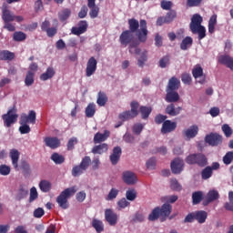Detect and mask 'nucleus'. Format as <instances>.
<instances>
[{"instance_id":"1","label":"nucleus","mask_w":233,"mask_h":233,"mask_svg":"<svg viewBox=\"0 0 233 233\" xmlns=\"http://www.w3.org/2000/svg\"><path fill=\"white\" fill-rule=\"evenodd\" d=\"M129 30H125L119 36V43L122 46H128L129 54H141L140 43H147L148 39V29L147 28V20L138 21L136 18H130L127 21Z\"/></svg>"},{"instance_id":"2","label":"nucleus","mask_w":233,"mask_h":233,"mask_svg":"<svg viewBox=\"0 0 233 233\" xmlns=\"http://www.w3.org/2000/svg\"><path fill=\"white\" fill-rule=\"evenodd\" d=\"M170 214H172V205L163 204L161 208L157 207L152 210L148 216V220L157 221V219H159V216H161V221H165Z\"/></svg>"},{"instance_id":"3","label":"nucleus","mask_w":233,"mask_h":233,"mask_svg":"<svg viewBox=\"0 0 233 233\" xmlns=\"http://www.w3.org/2000/svg\"><path fill=\"white\" fill-rule=\"evenodd\" d=\"M77 192V187L73 186L71 187H67L60 193V196L56 198V203L63 210H66L70 207V203H68V199L72 198Z\"/></svg>"},{"instance_id":"4","label":"nucleus","mask_w":233,"mask_h":233,"mask_svg":"<svg viewBox=\"0 0 233 233\" xmlns=\"http://www.w3.org/2000/svg\"><path fill=\"white\" fill-rule=\"evenodd\" d=\"M35 111L31 110L29 111V114H22L20 116L19 124L21 127H19L20 134H30V126H28V123L31 125H35Z\"/></svg>"},{"instance_id":"5","label":"nucleus","mask_w":233,"mask_h":233,"mask_svg":"<svg viewBox=\"0 0 233 233\" xmlns=\"http://www.w3.org/2000/svg\"><path fill=\"white\" fill-rule=\"evenodd\" d=\"M185 162L187 165H198V167L203 168L208 165V158L203 153H193L185 158Z\"/></svg>"},{"instance_id":"6","label":"nucleus","mask_w":233,"mask_h":233,"mask_svg":"<svg viewBox=\"0 0 233 233\" xmlns=\"http://www.w3.org/2000/svg\"><path fill=\"white\" fill-rule=\"evenodd\" d=\"M19 118V115L17 114V107L14 106L7 110V113L2 115V119L4 121V127L5 128H10L12 125H15L17 123V119Z\"/></svg>"},{"instance_id":"7","label":"nucleus","mask_w":233,"mask_h":233,"mask_svg":"<svg viewBox=\"0 0 233 233\" xmlns=\"http://www.w3.org/2000/svg\"><path fill=\"white\" fill-rule=\"evenodd\" d=\"M130 106L131 110L125 111L118 115V118L121 119V121H128V119H134V117H137V115L139 114L137 111L139 109V103L133 101L131 102Z\"/></svg>"},{"instance_id":"8","label":"nucleus","mask_w":233,"mask_h":233,"mask_svg":"<svg viewBox=\"0 0 233 233\" xmlns=\"http://www.w3.org/2000/svg\"><path fill=\"white\" fill-rule=\"evenodd\" d=\"M206 143H208L210 147H219L223 143V136L218 133H210L205 137Z\"/></svg>"},{"instance_id":"9","label":"nucleus","mask_w":233,"mask_h":233,"mask_svg":"<svg viewBox=\"0 0 233 233\" xmlns=\"http://www.w3.org/2000/svg\"><path fill=\"white\" fill-rule=\"evenodd\" d=\"M96 70H97V60L91 56L86 63V77H92L96 74Z\"/></svg>"},{"instance_id":"10","label":"nucleus","mask_w":233,"mask_h":233,"mask_svg":"<svg viewBox=\"0 0 233 233\" xmlns=\"http://www.w3.org/2000/svg\"><path fill=\"white\" fill-rule=\"evenodd\" d=\"M122 180L126 185H136L137 176L133 171L127 170L122 173Z\"/></svg>"},{"instance_id":"11","label":"nucleus","mask_w":233,"mask_h":233,"mask_svg":"<svg viewBox=\"0 0 233 233\" xmlns=\"http://www.w3.org/2000/svg\"><path fill=\"white\" fill-rule=\"evenodd\" d=\"M192 76L195 79L202 77L198 80L200 85H205L207 83V76L203 75V67H201V65L198 64L195 66L192 69Z\"/></svg>"},{"instance_id":"12","label":"nucleus","mask_w":233,"mask_h":233,"mask_svg":"<svg viewBox=\"0 0 233 233\" xmlns=\"http://www.w3.org/2000/svg\"><path fill=\"white\" fill-rule=\"evenodd\" d=\"M86 30H88V23L86 20H81L78 23V26H73L71 28V34H73V35H81L82 34H85Z\"/></svg>"},{"instance_id":"13","label":"nucleus","mask_w":233,"mask_h":233,"mask_svg":"<svg viewBox=\"0 0 233 233\" xmlns=\"http://www.w3.org/2000/svg\"><path fill=\"white\" fill-rule=\"evenodd\" d=\"M170 167L171 172L174 174H181V172H183V168L185 167V162L183 159L177 157L171 162Z\"/></svg>"},{"instance_id":"14","label":"nucleus","mask_w":233,"mask_h":233,"mask_svg":"<svg viewBox=\"0 0 233 233\" xmlns=\"http://www.w3.org/2000/svg\"><path fill=\"white\" fill-rule=\"evenodd\" d=\"M105 219L110 227H116L117 225V214L110 208L105 210Z\"/></svg>"},{"instance_id":"15","label":"nucleus","mask_w":233,"mask_h":233,"mask_svg":"<svg viewBox=\"0 0 233 233\" xmlns=\"http://www.w3.org/2000/svg\"><path fill=\"white\" fill-rule=\"evenodd\" d=\"M44 143L46 144V147H48L52 150H56V148L61 147V140L56 137H47L44 139Z\"/></svg>"},{"instance_id":"16","label":"nucleus","mask_w":233,"mask_h":233,"mask_svg":"<svg viewBox=\"0 0 233 233\" xmlns=\"http://www.w3.org/2000/svg\"><path fill=\"white\" fill-rule=\"evenodd\" d=\"M176 128H177V123L171 120H166L162 124L161 134H170V132H174Z\"/></svg>"},{"instance_id":"17","label":"nucleus","mask_w":233,"mask_h":233,"mask_svg":"<svg viewBox=\"0 0 233 233\" xmlns=\"http://www.w3.org/2000/svg\"><path fill=\"white\" fill-rule=\"evenodd\" d=\"M123 154V150L121 147L116 146L113 148V153L109 156V159L112 165H117L119 163V159H121V155Z\"/></svg>"},{"instance_id":"18","label":"nucleus","mask_w":233,"mask_h":233,"mask_svg":"<svg viewBox=\"0 0 233 233\" xmlns=\"http://www.w3.org/2000/svg\"><path fill=\"white\" fill-rule=\"evenodd\" d=\"M2 19L4 23H12L15 21V15H13L12 11L8 9L6 5L2 7Z\"/></svg>"},{"instance_id":"19","label":"nucleus","mask_w":233,"mask_h":233,"mask_svg":"<svg viewBox=\"0 0 233 233\" xmlns=\"http://www.w3.org/2000/svg\"><path fill=\"white\" fill-rule=\"evenodd\" d=\"M203 17L200 16L199 14H196L191 18V23L189 25V28L191 32H196V28L202 26Z\"/></svg>"},{"instance_id":"20","label":"nucleus","mask_w":233,"mask_h":233,"mask_svg":"<svg viewBox=\"0 0 233 233\" xmlns=\"http://www.w3.org/2000/svg\"><path fill=\"white\" fill-rule=\"evenodd\" d=\"M198 132H199V127L198 126H191L183 131V136L187 139H194L198 136Z\"/></svg>"},{"instance_id":"21","label":"nucleus","mask_w":233,"mask_h":233,"mask_svg":"<svg viewBox=\"0 0 233 233\" xmlns=\"http://www.w3.org/2000/svg\"><path fill=\"white\" fill-rule=\"evenodd\" d=\"M19 156L20 153L17 149H11L9 152V157H11L12 165L17 171H19Z\"/></svg>"},{"instance_id":"22","label":"nucleus","mask_w":233,"mask_h":233,"mask_svg":"<svg viewBox=\"0 0 233 233\" xmlns=\"http://www.w3.org/2000/svg\"><path fill=\"white\" fill-rule=\"evenodd\" d=\"M218 63L224 65L227 68H230L233 71V58L228 55H221L218 56Z\"/></svg>"},{"instance_id":"23","label":"nucleus","mask_w":233,"mask_h":233,"mask_svg":"<svg viewBox=\"0 0 233 233\" xmlns=\"http://www.w3.org/2000/svg\"><path fill=\"white\" fill-rule=\"evenodd\" d=\"M109 137H110V131L105 130L104 133L97 132L94 136L93 141H94L95 145H97L99 143H103V142L106 141Z\"/></svg>"},{"instance_id":"24","label":"nucleus","mask_w":233,"mask_h":233,"mask_svg":"<svg viewBox=\"0 0 233 233\" xmlns=\"http://www.w3.org/2000/svg\"><path fill=\"white\" fill-rule=\"evenodd\" d=\"M181 110H183V107H176V106L171 103L166 107V114L171 116V117H175V116H179V114H181Z\"/></svg>"},{"instance_id":"25","label":"nucleus","mask_w":233,"mask_h":233,"mask_svg":"<svg viewBox=\"0 0 233 233\" xmlns=\"http://www.w3.org/2000/svg\"><path fill=\"white\" fill-rule=\"evenodd\" d=\"M216 199H219V192L218 190H209L207 194L206 200L203 202L204 207H207L212 201H216Z\"/></svg>"},{"instance_id":"26","label":"nucleus","mask_w":233,"mask_h":233,"mask_svg":"<svg viewBox=\"0 0 233 233\" xmlns=\"http://www.w3.org/2000/svg\"><path fill=\"white\" fill-rule=\"evenodd\" d=\"M167 94H166V97H165V101H167V103H177V101H179V93H177V91H170V90H166Z\"/></svg>"},{"instance_id":"27","label":"nucleus","mask_w":233,"mask_h":233,"mask_svg":"<svg viewBox=\"0 0 233 233\" xmlns=\"http://www.w3.org/2000/svg\"><path fill=\"white\" fill-rule=\"evenodd\" d=\"M180 85H181V82L179 81V79H177V77L176 76H173L169 79L166 90H169V91L179 90Z\"/></svg>"},{"instance_id":"28","label":"nucleus","mask_w":233,"mask_h":233,"mask_svg":"<svg viewBox=\"0 0 233 233\" xmlns=\"http://www.w3.org/2000/svg\"><path fill=\"white\" fill-rule=\"evenodd\" d=\"M15 54L9 50H0V61H14Z\"/></svg>"},{"instance_id":"29","label":"nucleus","mask_w":233,"mask_h":233,"mask_svg":"<svg viewBox=\"0 0 233 233\" xmlns=\"http://www.w3.org/2000/svg\"><path fill=\"white\" fill-rule=\"evenodd\" d=\"M56 76L54 67H47L46 71L40 76V81H48Z\"/></svg>"},{"instance_id":"30","label":"nucleus","mask_w":233,"mask_h":233,"mask_svg":"<svg viewBox=\"0 0 233 233\" xmlns=\"http://www.w3.org/2000/svg\"><path fill=\"white\" fill-rule=\"evenodd\" d=\"M207 218H208V213L205 210H198L195 211V219L200 223L203 224L205 221H207Z\"/></svg>"},{"instance_id":"31","label":"nucleus","mask_w":233,"mask_h":233,"mask_svg":"<svg viewBox=\"0 0 233 233\" xmlns=\"http://www.w3.org/2000/svg\"><path fill=\"white\" fill-rule=\"evenodd\" d=\"M96 103L98 106H105V105L108 103V96H106V92H103V91L98 92Z\"/></svg>"},{"instance_id":"32","label":"nucleus","mask_w":233,"mask_h":233,"mask_svg":"<svg viewBox=\"0 0 233 233\" xmlns=\"http://www.w3.org/2000/svg\"><path fill=\"white\" fill-rule=\"evenodd\" d=\"M216 25H218V15H213L210 16L208 25L209 34L216 32Z\"/></svg>"},{"instance_id":"33","label":"nucleus","mask_w":233,"mask_h":233,"mask_svg":"<svg viewBox=\"0 0 233 233\" xmlns=\"http://www.w3.org/2000/svg\"><path fill=\"white\" fill-rule=\"evenodd\" d=\"M105 152H108V144L104 143L98 146H95L92 149V154H105Z\"/></svg>"},{"instance_id":"34","label":"nucleus","mask_w":233,"mask_h":233,"mask_svg":"<svg viewBox=\"0 0 233 233\" xmlns=\"http://www.w3.org/2000/svg\"><path fill=\"white\" fill-rule=\"evenodd\" d=\"M35 73L32 71H27L25 78V86H32L35 82Z\"/></svg>"},{"instance_id":"35","label":"nucleus","mask_w":233,"mask_h":233,"mask_svg":"<svg viewBox=\"0 0 233 233\" xmlns=\"http://www.w3.org/2000/svg\"><path fill=\"white\" fill-rule=\"evenodd\" d=\"M92 227L95 228V230L97 233H101V232H103V230H105V225H103V221H101L97 218L93 219Z\"/></svg>"},{"instance_id":"36","label":"nucleus","mask_w":233,"mask_h":233,"mask_svg":"<svg viewBox=\"0 0 233 233\" xmlns=\"http://www.w3.org/2000/svg\"><path fill=\"white\" fill-rule=\"evenodd\" d=\"M203 201V191H196L192 194L193 205H199Z\"/></svg>"},{"instance_id":"37","label":"nucleus","mask_w":233,"mask_h":233,"mask_svg":"<svg viewBox=\"0 0 233 233\" xmlns=\"http://www.w3.org/2000/svg\"><path fill=\"white\" fill-rule=\"evenodd\" d=\"M193 43H194V40L190 36H186L180 44V48L182 50H188V48L192 46Z\"/></svg>"},{"instance_id":"38","label":"nucleus","mask_w":233,"mask_h":233,"mask_svg":"<svg viewBox=\"0 0 233 233\" xmlns=\"http://www.w3.org/2000/svg\"><path fill=\"white\" fill-rule=\"evenodd\" d=\"M39 188L42 192H50V190H52V183L48 180H41L39 183Z\"/></svg>"},{"instance_id":"39","label":"nucleus","mask_w":233,"mask_h":233,"mask_svg":"<svg viewBox=\"0 0 233 233\" xmlns=\"http://www.w3.org/2000/svg\"><path fill=\"white\" fill-rule=\"evenodd\" d=\"M191 32H192V34H198L199 41H201V39H205V37H207V29L203 25L196 27V30L191 31Z\"/></svg>"},{"instance_id":"40","label":"nucleus","mask_w":233,"mask_h":233,"mask_svg":"<svg viewBox=\"0 0 233 233\" xmlns=\"http://www.w3.org/2000/svg\"><path fill=\"white\" fill-rule=\"evenodd\" d=\"M71 15H72V11L70 9L68 8L64 9L58 14L59 21H61L62 23H65V21H66V19H68V17H70Z\"/></svg>"},{"instance_id":"41","label":"nucleus","mask_w":233,"mask_h":233,"mask_svg":"<svg viewBox=\"0 0 233 233\" xmlns=\"http://www.w3.org/2000/svg\"><path fill=\"white\" fill-rule=\"evenodd\" d=\"M96 116V104L90 103L86 107V117H94Z\"/></svg>"},{"instance_id":"42","label":"nucleus","mask_w":233,"mask_h":233,"mask_svg":"<svg viewBox=\"0 0 233 233\" xmlns=\"http://www.w3.org/2000/svg\"><path fill=\"white\" fill-rule=\"evenodd\" d=\"M212 174H214V172L210 168V166H208L204 169H202L201 178L204 180L210 179V177H212Z\"/></svg>"},{"instance_id":"43","label":"nucleus","mask_w":233,"mask_h":233,"mask_svg":"<svg viewBox=\"0 0 233 233\" xmlns=\"http://www.w3.org/2000/svg\"><path fill=\"white\" fill-rule=\"evenodd\" d=\"M51 159L56 165H63V163H65V157L59 153H53Z\"/></svg>"},{"instance_id":"44","label":"nucleus","mask_w":233,"mask_h":233,"mask_svg":"<svg viewBox=\"0 0 233 233\" xmlns=\"http://www.w3.org/2000/svg\"><path fill=\"white\" fill-rule=\"evenodd\" d=\"M140 114L142 116V119H148V116L152 114V107L145 106H140Z\"/></svg>"},{"instance_id":"45","label":"nucleus","mask_w":233,"mask_h":233,"mask_svg":"<svg viewBox=\"0 0 233 233\" xmlns=\"http://www.w3.org/2000/svg\"><path fill=\"white\" fill-rule=\"evenodd\" d=\"M164 17L166 19V24H169L172 23V21H174L176 17H177V13L176 12V10H170Z\"/></svg>"},{"instance_id":"46","label":"nucleus","mask_w":233,"mask_h":233,"mask_svg":"<svg viewBox=\"0 0 233 233\" xmlns=\"http://www.w3.org/2000/svg\"><path fill=\"white\" fill-rule=\"evenodd\" d=\"M13 39L14 41L21 43V41H25V39H26V34L22 31H16L13 35Z\"/></svg>"},{"instance_id":"47","label":"nucleus","mask_w":233,"mask_h":233,"mask_svg":"<svg viewBox=\"0 0 233 233\" xmlns=\"http://www.w3.org/2000/svg\"><path fill=\"white\" fill-rule=\"evenodd\" d=\"M170 65V56H163L159 62H158V66L160 68H167Z\"/></svg>"},{"instance_id":"48","label":"nucleus","mask_w":233,"mask_h":233,"mask_svg":"<svg viewBox=\"0 0 233 233\" xmlns=\"http://www.w3.org/2000/svg\"><path fill=\"white\" fill-rule=\"evenodd\" d=\"M39 198V194L37 193V188L35 187H31L30 196H29V203H34L35 199Z\"/></svg>"},{"instance_id":"49","label":"nucleus","mask_w":233,"mask_h":233,"mask_svg":"<svg viewBox=\"0 0 233 233\" xmlns=\"http://www.w3.org/2000/svg\"><path fill=\"white\" fill-rule=\"evenodd\" d=\"M85 170L86 169L81 167L80 165L75 166L72 169V176H74V177H77L81 176V174H83L85 172Z\"/></svg>"},{"instance_id":"50","label":"nucleus","mask_w":233,"mask_h":233,"mask_svg":"<svg viewBox=\"0 0 233 233\" xmlns=\"http://www.w3.org/2000/svg\"><path fill=\"white\" fill-rule=\"evenodd\" d=\"M92 163V159L90 158V157H85L81 163L79 164V166L81 167H83L84 170H86L89 167L90 164Z\"/></svg>"},{"instance_id":"51","label":"nucleus","mask_w":233,"mask_h":233,"mask_svg":"<svg viewBox=\"0 0 233 233\" xmlns=\"http://www.w3.org/2000/svg\"><path fill=\"white\" fill-rule=\"evenodd\" d=\"M27 196H28V189H25V187H20L16 195V199L18 201H21V199H25V198Z\"/></svg>"},{"instance_id":"52","label":"nucleus","mask_w":233,"mask_h":233,"mask_svg":"<svg viewBox=\"0 0 233 233\" xmlns=\"http://www.w3.org/2000/svg\"><path fill=\"white\" fill-rule=\"evenodd\" d=\"M119 194V190L116 188H111L107 197L106 198V201H112V199H116L117 195Z\"/></svg>"},{"instance_id":"53","label":"nucleus","mask_w":233,"mask_h":233,"mask_svg":"<svg viewBox=\"0 0 233 233\" xmlns=\"http://www.w3.org/2000/svg\"><path fill=\"white\" fill-rule=\"evenodd\" d=\"M222 132L226 136V137H232V127H230L228 124H224L222 126Z\"/></svg>"},{"instance_id":"54","label":"nucleus","mask_w":233,"mask_h":233,"mask_svg":"<svg viewBox=\"0 0 233 233\" xmlns=\"http://www.w3.org/2000/svg\"><path fill=\"white\" fill-rule=\"evenodd\" d=\"M160 6L162 10H172V6H174V4L172 1H167V0H162L160 2Z\"/></svg>"},{"instance_id":"55","label":"nucleus","mask_w":233,"mask_h":233,"mask_svg":"<svg viewBox=\"0 0 233 233\" xmlns=\"http://www.w3.org/2000/svg\"><path fill=\"white\" fill-rule=\"evenodd\" d=\"M232 161H233V152L228 151L223 157V163H224V165H230L232 163Z\"/></svg>"},{"instance_id":"56","label":"nucleus","mask_w":233,"mask_h":233,"mask_svg":"<svg viewBox=\"0 0 233 233\" xmlns=\"http://www.w3.org/2000/svg\"><path fill=\"white\" fill-rule=\"evenodd\" d=\"M170 187L172 190H176L177 192H179L182 188L180 183L176 178L171 179Z\"/></svg>"},{"instance_id":"57","label":"nucleus","mask_w":233,"mask_h":233,"mask_svg":"<svg viewBox=\"0 0 233 233\" xmlns=\"http://www.w3.org/2000/svg\"><path fill=\"white\" fill-rule=\"evenodd\" d=\"M145 128V125L143 124H135L132 127L133 134H136L137 136H139L141 132H143V129Z\"/></svg>"},{"instance_id":"58","label":"nucleus","mask_w":233,"mask_h":233,"mask_svg":"<svg viewBox=\"0 0 233 233\" xmlns=\"http://www.w3.org/2000/svg\"><path fill=\"white\" fill-rule=\"evenodd\" d=\"M126 198L128 201H134L137 198V194L136 193V190H127L126 192Z\"/></svg>"},{"instance_id":"59","label":"nucleus","mask_w":233,"mask_h":233,"mask_svg":"<svg viewBox=\"0 0 233 233\" xmlns=\"http://www.w3.org/2000/svg\"><path fill=\"white\" fill-rule=\"evenodd\" d=\"M203 0H187V6L189 8H194L196 6H201Z\"/></svg>"},{"instance_id":"60","label":"nucleus","mask_w":233,"mask_h":233,"mask_svg":"<svg viewBox=\"0 0 233 233\" xmlns=\"http://www.w3.org/2000/svg\"><path fill=\"white\" fill-rule=\"evenodd\" d=\"M20 168L23 170L24 174H30V164L26 160L21 161Z\"/></svg>"},{"instance_id":"61","label":"nucleus","mask_w":233,"mask_h":233,"mask_svg":"<svg viewBox=\"0 0 233 233\" xmlns=\"http://www.w3.org/2000/svg\"><path fill=\"white\" fill-rule=\"evenodd\" d=\"M35 12H43L45 5H43V0H36L34 5Z\"/></svg>"},{"instance_id":"62","label":"nucleus","mask_w":233,"mask_h":233,"mask_svg":"<svg viewBox=\"0 0 233 233\" xmlns=\"http://www.w3.org/2000/svg\"><path fill=\"white\" fill-rule=\"evenodd\" d=\"M181 81L184 85H190L192 83V76L188 73H184L181 76Z\"/></svg>"},{"instance_id":"63","label":"nucleus","mask_w":233,"mask_h":233,"mask_svg":"<svg viewBox=\"0 0 233 233\" xmlns=\"http://www.w3.org/2000/svg\"><path fill=\"white\" fill-rule=\"evenodd\" d=\"M78 140L77 137H72L67 142V150H74L76 145H77Z\"/></svg>"},{"instance_id":"64","label":"nucleus","mask_w":233,"mask_h":233,"mask_svg":"<svg viewBox=\"0 0 233 233\" xmlns=\"http://www.w3.org/2000/svg\"><path fill=\"white\" fill-rule=\"evenodd\" d=\"M10 167L6 166V165H1L0 166V174L1 176H8V174H10Z\"/></svg>"}]
</instances>
